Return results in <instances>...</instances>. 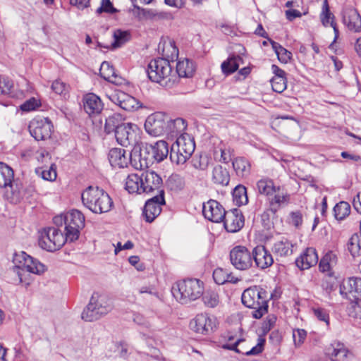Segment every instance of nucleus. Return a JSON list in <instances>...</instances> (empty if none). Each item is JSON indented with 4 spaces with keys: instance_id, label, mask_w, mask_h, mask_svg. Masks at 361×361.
I'll list each match as a JSON object with an SVG mask.
<instances>
[{
    "instance_id": "obj_37",
    "label": "nucleus",
    "mask_w": 361,
    "mask_h": 361,
    "mask_svg": "<svg viewBox=\"0 0 361 361\" xmlns=\"http://www.w3.org/2000/svg\"><path fill=\"white\" fill-rule=\"evenodd\" d=\"M257 187L260 194L264 195L268 197L279 190V187L276 188L274 184V181L268 178H264L258 180Z\"/></svg>"
},
{
    "instance_id": "obj_36",
    "label": "nucleus",
    "mask_w": 361,
    "mask_h": 361,
    "mask_svg": "<svg viewBox=\"0 0 361 361\" xmlns=\"http://www.w3.org/2000/svg\"><path fill=\"white\" fill-rule=\"evenodd\" d=\"M269 209L273 214L283 207L288 205L290 202V195L286 193L283 195L275 194L269 197Z\"/></svg>"
},
{
    "instance_id": "obj_9",
    "label": "nucleus",
    "mask_w": 361,
    "mask_h": 361,
    "mask_svg": "<svg viewBox=\"0 0 361 361\" xmlns=\"http://www.w3.org/2000/svg\"><path fill=\"white\" fill-rule=\"evenodd\" d=\"M252 255V252L245 246L236 245L231 250L229 258L235 269L245 271L253 266Z\"/></svg>"
},
{
    "instance_id": "obj_27",
    "label": "nucleus",
    "mask_w": 361,
    "mask_h": 361,
    "mask_svg": "<svg viewBox=\"0 0 361 361\" xmlns=\"http://www.w3.org/2000/svg\"><path fill=\"white\" fill-rule=\"evenodd\" d=\"M7 187L9 188L5 194L7 200L13 204L20 202L25 193L22 183L18 179H13Z\"/></svg>"
},
{
    "instance_id": "obj_26",
    "label": "nucleus",
    "mask_w": 361,
    "mask_h": 361,
    "mask_svg": "<svg viewBox=\"0 0 361 361\" xmlns=\"http://www.w3.org/2000/svg\"><path fill=\"white\" fill-rule=\"evenodd\" d=\"M318 262V256L316 250L313 247H308L295 260V264L302 270L308 269L315 265Z\"/></svg>"
},
{
    "instance_id": "obj_60",
    "label": "nucleus",
    "mask_w": 361,
    "mask_h": 361,
    "mask_svg": "<svg viewBox=\"0 0 361 361\" xmlns=\"http://www.w3.org/2000/svg\"><path fill=\"white\" fill-rule=\"evenodd\" d=\"M192 162L195 169L204 171L209 166V158L207 156H200L199 159H194Z\"/></svg>"
},
{
    "instance_id": "obj_19",
    "label": "nucleus",
    "mask_w": 361,
    "mask_h": 361,
    "mask_svg": "<svg viewBox=\"0 0 361 361\" xmlns=\"http://www.w3.org/2000/svg\"><path fill=\"white\" fill-rule=\"evenodd\" d=\"M223 221L228 232L235 233L243 227L245 219L242 212L235 208L226 212Z\"/></svg>"
},
{
    "instance_id": "obj_43",
    "label": "nucleus",
    "mask_w": 361,
    "mask_h": 361,
    "mask_svg": "<svg viewBox=\"0 0 361 361\" xmlns=\"http://www.w3.org/2000/svg\"><path fill=\"white\" fill-rule=\"evenodd\" d=\"M269 42L271 44L272 49L277 55L278 59L284 63H287L292 57V53L283 47L279 43L269 39Z\"/></svg>"
},
{
    "instance_id": "obj_31",
    "label": "nucleus",
    "mask_w": 361,
    "mask_h": 361,
    "mask_svg": "<svg viewBox=\"0 0 361 361\" xmlns=\"http://www.w3.org/2000/svg\"><path fill=\"white\" fill-rule=\"evenodd\" d=\"M195 71V66L192 61L188 59L180 60L176 63V70L173 71V74H176L180 78H191Z\"/></svg>"
},
{
    "instance_id": "obj_21",
    "label": "nucleus",
    "mask_w": 361,
    "mask_h": 361,
    "mask_svg": "<svg viewBox=\"0 0 361 361\" xmlns=\"http://www.w3.org/2000/svg\"><path fill=\"white\" fill-rule=\"evenodd\" d=\"M343 22L348 30L353 32L361 31V16L353 7H346L343 11Z\"/></svg>"
},
{
    "instance_id": "obj_28",
    "label": "nucleus",
    "mask_w": 361,
    "mask_h": 361,
    "mask_svg": "<svg viewBox=\"0 0 361 361\" xmlns=\"http://www.w3.org/2000/svg\"><path fill=\"white\" fill-rule=\"evenodd\" d=\"M337 262V255L334 252L329 251L319 262V270L326 273V276L333 277L334 275V268L336 266Z\"/></svg>"
},
{
    "instance_id": "obj_52",
    "label": "nucleus",
    "mask_w": 361,
    "mask_h": 361,
    "mask_svg": "<svg viewBox=\"0 0 361 361\" xmlns=\"http://www.w3.org/2000/svg\"><path fill=\"white\" fill-rule=\"evenodd\" d=\"M37 173L41 174L42 178L44 180L53 181L56 180L57 174H56V167L55 164H51L49 168L47 169H39L36 170Z\"/></svg>"
},
{
    "instance_id": "obj_20",
    "label": "nucleus",
    "mask_w": 361,
    "mask_h": 361,
    "mask_svg": "<svg viewBox=\"0 0 361 361\" xmlns=\"http://www.w3.org/2000/svg\"><path fill=\"white\" fill-rule=\"evenodd\" d=\"M252 262L255 267L260 269H265L274 263L271 254L263 245H258L252 250Z\"/></svg>"
},
{
    "instance_id": "obj_17",
    "label": "nucleus",
    "mask_w": 361,
    "mask_h": 361,
    "mask_svg": "<svg viewBox=\"0 0 361 361\" xmlns=\"http://www.w3.org/2000/svg\"><path fill=\"white\" fill-rule=\"evenodd\" d=\"M110 99L127 111H135L142 107V104L136 98L123 91H116L110 96Z\"/></svg>"
},
{
    "instance_id": "obj_42",
    "label": "nucleus",
    "mask_w": 361,
    "mask_h": 361,
    "mask_svg": "<svg viewBox=\"0 0 361 361\" xmlns=\"http://www.w3.org/2000/svg\"><path fill=\"white\" fill-rule=\"evenodd\" d=\"M13 179V169L7 164L0 162V188H6Z\"/></svg>"
},
{
    "instance_id": "obj_59",
    "label": "nucleus",
    "mask_w": 361,
    "mask_h": 361,
    "mask_svg": "<svg viewBox=\"0 0 361 361\" xmlns=\"http://www.w3.org/2000/svg\"><path fill=\"white\" fill-rule=\"evenodd\" d=\"M306 336L307 332L304 329H298L293 331V338L295 345H300L303 343Z\"/></svg>"
},
{
    "instance_id": "obj_5",
    "label": "nucleus",
    "mask_w": 361,
    "mask_h": 361,
    "mask_svg": "<svg viewBox=\"0 0 361 361\" xmlns=\"http://www.w3.org/2000/svg\"><path fill=\"white\" fill-rule=\"evenodd\" d=\"M14 261L18 262V265L13 266L11 273L18 277L19 282H23L25 273L40 274L45 271V266L37 259L28 255L25 252L16 255Z\"/></svg>"
},
{
    "instance_id": "obj_13",
    "label": "nucleus",
    "mask_w": 361,
    "mask_h": 361,
    "mask_svg": "<svg viewBox=\"0 0 361 361\" xmlns=\"http://www.w3.org/2000/svg\"><path fill=\"white\" fill-rule=\"evenodd\" d=\"M154 162V160L148 149V145L144 147L135 146L130 153V163L136 169L143 170Z\"/></svg>"
},
{
    "instance_id": "obj_18",
    "label": "nucleus",
    "mask_w": 361,
    "mask_h": 361,
    "mask_svg": "<svg viewBox=\"0 0 361 361\" xmlns=\"http://www.w3.org/2000/svg\"><path fill=\"white\" fill-rule=\"evenodd\" d=\"M202 213L204 216L210 221L220 223L223 221L226 211L216 200H210L203 204Z\"/></svg>"
},
{
    "instance_id": "obj_47",
    "label": "nucleus",
    "mask_w": 361,
    "mask_h": 361,
    "mask_svg": "<svg viewBox=\"0 0 361 361\" xmlns=\"http://www.w3.org/2000/svg\"><path fill=\"white\" fill-rule=\"evenodd\" d=\"M166 185L170 190L178 192L183 189L185 180L178 174H171L166 181Z\"/></svg>"
},
{
    "instance_id": "obj_8",
    "label": "nucleus",
    "mask_w": 361,
    "mask_h": 361,
    "mask_svg": "<svg viewBox=\"0 0 361 361\" xmlns=\"http://www.w3.org/2000/svg\"><path fill=\"white\" fill-rule=\"evenodd\" d=\"M84 226L85 216L79 210L73 209L65 214V235L71 242L79 238Z\"/></svg>"
},
{
    "instance_id": "obj_63",
    "label": "nucleus",
    "mask_w": 361,
    "mask_h": 361,
    "mask_svg": "<svg viewBox=\"0 0 361 361\" xmlns=\"http://www.w3.org/2000/svg\"><path fill=\"white\" fill-rule=\"evenodd\" d=\"M322 286L326 292L331 293L335 290L336 283L334 280L332 279V277L327 276L326 279L323 280Z\"/></svg>"
},
{
    "instance_id": "obj_62",
    "label": "nucleus",
    "mask_w": 361,
    "mask_h": 361,
    "mask_svg": "<svg viewBox=\"0 0 361 361\" xmlns=\"http://www.w3.org/2000/svg\"><path fill=\"white\" fill-rule=\"evenodd\" d=\"M221 158L220 161L227 164L231 160V156L233 154V150L230 148H221Z\"/></svg>"
},
{
    "instance_id": "obj_34",
    "label": "nucleus",
    "mask_w": 361,
    "mask_h": 361,
    "mask_svg": "<svg viewBox=\"0 0 361 361\" xmlns=\"http://www.w3.org/2000/svg\"><path fill=\"white\" fill-rule=\"evenodd\" d=\"M212 180L218 185H228L230 181L228 171L221 165L215 166L212 169Z\"/></svg>"
},
{
    "instance_id": "obj_64",
    "label": "nucleus",
    "mask_w": 361,
    "mask_h": 361,
    "mask_svg": "<svg viewBox=\"0 0 361 361\" xmlns=\"http://www.w3.org/2000/svg\"><path fill=\"white\" fill-rule=\"evenodd\" d=\"M290 216V221L295 227H298L302 224V216L300 212H292Z\"/></svg>"
},
{
    "instance_id": "obj_11",
    "label": "nucleus",
    "mask_w": 361,
    "mask_h": 361,
    "mask_svg": "<svg viewBox=\"0 0 361 361\" xmlns=\"http://www.w3.org/2000/svg\"><path fill=\"white\" fill-rule=\"evenodd\" d=\"M145 129L154 137L164 134L167 130V115L162 112H155L148 116L145 123Z\"/></svg>"
},
{
    "instance_id": "obj_12",
    "label": "nucleus",
    "mask_w": 361,
    "mask_h": 361,
    "mask_svg": "<svg viewBox=\"0 0 361 361\" xmlns=\"http://www.w3.org/2000/svg\"><path fill=\"white\" fill-rule=\"evenodd\" d=\"M139 128L132 123H124L118 127L115 133V137L118 144L123 147L134 145L137 142Z\"/></svg>"
},
{
    "instance_id": "obj_41",
    "label": "nucleus",
    "mask_w": 361,
    "mask_h": 361,
    "mask_svg": "<svg viewBox=\"0 0 361 361\" xmlns=\"http://www.w3.org/2000/svg\"><path fill=\"white\" fill-rule=\"evenodd\" d=\"M123 123L122 116L119 114H114L106 118L104 130L107 134L113 132L115 134L118 127Z\"/></svg>"
},
{
    "instance_id": "obj_46",
    "label": "nucleus",
    "mask_w": 361,
    "mask_h": 361,
    "mask_svg": "<svg viewBox=\"0 0 361 361\" xmlns=\"http://www.w3.org/2000/svg\"><path fill=\"white\" fill-rule=\"evenodd\" d=\"M233 200L238 206L246 204L248 202L247 189L243 185H237L233 191Z\"/></svg>"
},
{
    "instance_id": "obj_58",
    "label": "nucleus",
    "mask_w": 361,
    "mask_h": 361,
    "mask_svg": "<svg viewBox=\"0 0 361 361\" xmlns=\"http://www.w3.org/2000/svg\"><path fill=\"white\" fill-rule=\"evenodd\" d=\"M257 341V344L255 346L252 347L249 351L244 352L243 350L242 354H245L246 355H256L262 353L265 343V339L262 337H259Z\"/></svg>"
},
{
    "instance_id": "obj_32",
    "label": "nucleus",
    "mask_w": 361,
    "mask_h": 361,
    "mask_svg": "<svg viewBox=\"0 0 361 361\" xmlns=\"http://www.w3.org/2000/svg\"><path fill=\"white\" fill-rule=\"evenodd\" d=\"M149 149L154 161L161 162L166 159L169 152L168 143L164 140H159L154 145H149Z\"/></svg>"
},
{
    "instance_id": "obj_35",
    "label": "nucleus",
    "mask_w": 361,
    "mask_h": 361,
    "mask_svg": "<svg viewBox=\"0 0 361 361\" xmlns=\"http://www.w3.org/2000/svg\"><path fill=\"white\" fill-rule=\"evenodd\" d=\"M293 244L286 238L276 241L273 247L272 252L279 257H287L293 253Z\"/></svg>"
},
{
    "instance_id": "obj_56",
    "label": "nucleus",
    "mask_w": 361,
    "mask_h": 361,
    "mask_svg": "<svg viewBox=\"0 0 361 361\" xmlns=\"http://www.w3.org/2000/svg\"><path fill=\"white\" fill-rule=\"evenodd\" d=\"M312 311L319 320L325 322L326 326L329 325V314L326 309L318 307L312 308Z\"/></svg>"
},
{
    "instance_id": "obj_57",
    "label": "nucleus",
    "mask_w": 361,
    "mask_h": 361,
    "mask_svg": "<svg viewBox=\"0 0 361 361\" xmlns=\"http://www.w3.org/2000/svg\"><path fill=\"white\" fill-rule=\"evenodd\" d=\"M13 82L6 77L0 75V94H7L11 92Z\"/></svg>"
},
{
    "instance_id": "obj_7",
    "label": "nucleus",
    "mask_w": 361,
    "mask_h": 361,
    "mask_svg": "<svg viewBox=\"0 0 361 361\" xmlns=\"http://www.w3.org/2000/svg\"><path fill=\"white\" fill-rule=\"evenodd\" d=\"M67 240H69L59 228L48 227L40 232L38 243L43 250L54 252L59 250Z\"/></svg>"
},
{
    "instance_id": "obj_55",
    "label": "nucleus",
    "mask_w": 361,
    "mask_h": 361,
    "mask_svg": "<svg viewBox=\"0 0 361 361\" xmlns=\"http://www.w3.org/2000/svg\"><path fill=\"white\" fill-rule=\"evenodd\" d=\"M118 10L114 7L112 2L110 0H102L100 6L96 10L97 14L102 13H115Z\"/></svg>"
},
{
    "instance_id": "obj_16",
    "label": "nucleus",
    "mask_w": 361,
    "mask_h": 361,
    "mask_svg": "<svg viewBox=\"0 0 361 361\" xmlns=\"http://www.w3.org/2000/svg\"><path fill=\"white\" fill-rule=\"evenodd\" d=\"M166 203L164 191H161L159 195H155L149 199L144 207L143 214L146 221L151 223L161 212V206Z\"/></svg>"
},
{
    "instance_id": "obj_1",
    "label": "nucleus",
    "mask_w": 361,
    "mask_h": 361,
    "mask_svg": "<svg viewBox=\"0 0 361 361\" xmlns=\"http://www.w3.org/2000/svg\"><path fill=\"white\" fill-rule=\"evenodd\" d=\"M149 79L166 88H171L178 83V76L173 74V68L169 61L164 58L152 60L147 66Z\"/></svg>"
},
{
    "instance_id": "obj_53",
    "label": "nucleus",
    "mask_w": 361,
    "mask_h": 361,
    "mask_svg": "<svg viewBox=\"0 0 361 361\" xmlns=\"http://www.w3.org/2000/svg\"><path fill=\"white\" fill-rule=\"evenodd\" d=\"M334 15L330 12L327 0L324 1L322 11L320 15L321 21L324 26L326 27L331 25V21L334 20Z\"/></svg>"
},
{
    "instance_id": "obj_39",
    "label": "nucleus",
    "mask_w": 361,
    "mask_h": 361,
    "mask_svg": "<svg viewBox=\"0 0 361 361\" xmlns=\"http://www.w3.org/2000/svg\"><path fill=\"white\" fill-rule=\"evenodd\" d=\"M185 153L186 152L183 148L178 146V144L175 142L171 147L169 158L173 163H175L178 165L183 164L188 159H190L189 157L185 156Z\"/></svg>"
},
{
    "instance_id": "obj_4",
    "label": "nucleus",
    "mask_w": 361,
    "mask_h": 361,
    "mask_svg": "<svg viewBox=\"0 0 361 361\" xmlns=\"http://www.w3.org/2000/svg\"><path fill=\"white\" fill-rule=\"evenodd\" d=\"M204 291L203 282L197 279H188L175 283L171 288L173 297L182 304L200 298Z\"/></svg>"
},
{
    "instance_id": "obj_61",
    "label": "nucleus",
    "mask_w": 361,
    "mask_h": 361,
    "mask_svg": "<svg viewBox=\"0 0 361 361\" xmlns=\"http://www.w3.org/2000/svg\"><path fill=\"white\" fill-rule=\"evenodd\" d=\"M39 103L38 100L32 97L25 101L23 104H21L20 109L23 111H30L35 110L37 107L39 106Z\"/></svg>"
},
{
    "instance_id": "obj_3",
    "label": "nucleus",
    "mask_w": 361,
    "mask_h": 361,
    "mask_svg": "<svg viewBox=\"0 0 361 361\" xmlns=\"http://www.w3.org/2000/svg\"><path fill=\"white\" fill-rule=\"evenodd\" d=\"M268 298L269 294L264 289L254 286L244 290L241 300L245 306L253 310L252 316L260 319L268 311Z\"/></svg>"
},
{
    "instance_id": "obj_48",
    "label": "nucleus",
    "mask_w": 361,
    "mask_h": 361,
    "mask_svg": "<svg viewBox=\"0 0 361 361\" xmlns=\"http://www.w3.org/2000/svg\"><path fill=\"white\" fill-rule=\"evenodd\" d=\"M202 297L204 305L207 307L214 308L219 303V295L215 290H207L205 292L203 291Z\"/></svg>"
},
{
    "instance_id": "obj_15",
    "label": "nucleus",
    "mask_w": 361,
    "mask_h": 361,
    "mask_svg": "<svg viewBox=\"0 0 361 361\" xmlns=\"http://www.w3.org/2000/svg\"><path fill=\"white\" fill-rule=\"evenodd\" d=\"M190 329L201 334L207 335L212 333L216 327V320L214 317L201 313L196 315L190 322Z\"/></svg>"
},
{
    "instance_id": "obj_38",
    "label": "nucleus",
    "mask_w": 361,
    "mask_h": 361,
    "mask_svg": "<svg viewBox=\"0 0 361 361\" xmlns=\"http://www.w3.org/2000/svg\"><path fill=\"white\" fill-rule=\"evenodd\" d=\"M142 176L135 173L130 174L126 181V189L129 193H142Z\"/></svg>"
},
{
    "instance_id": "obj_33",
    "label": "nucleus",
    "mask_w": 361,
    "mask_h": 361,
    "mask_svg": "<svg viewBox=\"0 0 361 361\" xmlns=\"http://www.w3.org/2000/svg\"><path fill=\"white\" fill-rule=\"evenodd\" d=\"M187 128V124L184 119L181 118H177L173 120L169 119L167 116V130L165 133L171 135V136H176L180 135H185L184 131Z\"/></svg>"
},
{
    "instance_id": "obj_25",
    "label": "nucleus",
    "mask_w": 361,
    "mask_h": 361,
    "mask_svg": "<svg viewBox=\"0 0 361 361\" xmlns=\"http://www.w3.org/2000/svg\"><path fill=\"white\" fill-rule=\"evenodd\" d=\"M109 161L113 167L124 168L130 162V154L121 148H112L109 152Z\"/></svg>"
},
{
    "instance_id": "obj_45",
    "label": "nucleus",
    "mask_w": 361,
    "mask_h": 361,
    "mask_svg": "<svg viewBox=\"0 0 361 361\" xmlns=\"http://www.w3.org/2000/svg\"><path fill=\"white\" fill-rule=\"evenodd\" d=\"M347 247L353 257L361 256V233H355L350 237Z\"/></svg>"
},
{
    "instance_id": "obj_29",
    "label": "nucleus",
    "mask_w": 361,
    "mask_h": 361,
    "mask_svg": "<svg viewBox=\"0 0 361 361\" xmlns=\"http://www.w3.org/2000/svg\"><path fill=\"white\" fill-rule=\"evenodd\" d=\"M232 165L235 175L241 178H247L251 173L252 166L250 162L243 157H235L232 160Z\"/></svg>"
},
{
    "instance_id": "obj_40",
    "label": "nucleus",
    "mask_w": 361,
    "mask_h": 361,
    "mask_svg": "<svg viewBox=\"0 0 361 361\" xmlns=\"http://www.w3.org/2000/svg\"><path fill=\"white\" fill-rule=\"evenodd\" d=\"M176 142L178 146L183 148L186 152L185 156L190 157L195 151V144L193 138L188 134L180 135L177 137Z\"/></svg>"
},
{
    "instance_id": "obj_14",
    "label": "nucleus",
    "mask_w": 361,
    "mask_h": 361,
    "mask_svg": "<svg viewBox=\"0 0 361 361\" xmlns=\"http://www.w3.org/2000/svg\"><path fill=\"white\" fill-rule=\"evenodd\" d=\"M142 193L152 195H159L164 191L161 178L154 171L142 172Z\"/></svg>"
},
{
    "instance_id": "obj_2",
    "label": "nucleus",
    "mask_w": 361,
    "mask_h": 361,
    "mask_svg": "<svg viewBox=\"0 0 361 361\" xmlns=\"http://www.w3.org/2000/svg\"><path fill=\"white\" fill-rule=\"evenodd\" d=\"M83 204L95 214L109 212L114 202L107 192L98 187L89 186L81 195Z\"/></svg>"
},
{
    "instance_id": "obj_22",
    "label": "nucleus",
    "mask_w": 361,
    "mask_h": 361,
    "mask_svg": "<svg viewBox=\"0 0 361 361\" xmlns=\"http://www.w3.org/2000/svg\"><path fill=\"white\" fill-rule=\"evenodd\" d=\"M340 293L349 299L350 295L354 299H357L361 295V279L351 277L344 281L340 286Z\"/></svg>"
},
{
    "instance_id": "obj_54",
    "label": "nucleus",
    "mask_w": 361,
    "mask_h": 361,
    "mask_svg": "<svg viewBox=\"0 0 361 361\" xmlns=\"http://www.w3.org/2000/svg\"><path fill=\"white\" fill-rule=\"evenodd\" d=\"M271 83L272 90L278 93L283 92L287 87L286 77H273Z\"/></svg>"
},
{
    "instance_id": "obj_10",
    "label": "nucleus",
    "mask_w": 361,
    "mask_h": 361,
    "mask_svg": "<svg viewBox=\"0 0 361 361\" xmlns=\"http://www.w3.org/2000/svg\"><path fill=\"white\" fill-rule=\"evenodd\" d=\"M53 124L49 118L35 117L29 123L30 135L37 141L51 137Z\"/></svg>"
},
{
    "instance_id": "obj_6",
    "label": "nucleus",
    "mask_w": 361,
    "mask_h": 361,
    "mask_svg": "<svg viewBox=\"0 0 361 361\" xmlns=\"http://www.w3.org/2000/svg\"><path fill=\"white\" fill-rule=\"evenodd\" d=\"M111 310L112 305L106 297L94 293L82 313V319L86 322H93L106 314Z\"/></svg>"
},
{
    "instance_id": "obj_30",
    "label": "nucleus",
    "mask_w": 361,
    "mask_h": 361,
    "mask_svg": "<svg viewBox=\"0 0 361 361\" xmlns=\"http://www.w3.org/2000/svg\"><path fill=\"white\" fill-rule=\"evenodd\" d=\"M99 73L101 77L105 80L117 85H121L124 80L123 78L116 73L114 68L108 61L102 62L100 66Z\"/></svg>"
},
{
    "instance_id": "obj_49",
    "label": "nucleus",
    "mask_w": 361,
    "mask_h": 361,
    "mask_svg": "<svg viewBox=\"0 0 361 361\" xmlns=\"http://www.w3.org/2000/svg\"><path fill=\"white\" fill-rule=\"evenodd\" d=\"M350 213V206L347 202L341 201L334 207V216L338 221L343 220Z\"/></svg>"
},
{
    "instance_id": "obj_44",
    "label": "nucleus",
    "mask_w": 361,
    "mask_h": 361,
    "mask_svg": "<svg viewBox=\"0 0 361 361\" xmlns=\"http://www.w3.org/2000/svg\"><path fill=\"white\" fill-rule=\"evenodd\" d=\"M242 58L239 56L233 55L221 63L222 72L226 75H229L238 69L239 61Z\"/></svg>"
},
{
    "instance_id": "obj_50",
    "label": "nucleus",
    "mask_w": 361,
    "mask_h": 361,
    "mask_svg": "<svg viewBox=\"0 0 361 361\" xmlns=\"http://www.w3.org/2000/svg\"><path fill=\"white\" fill-rule=\"evenodd\" d=\"M114 41L111 44V48L114 49L123 46L130 39V33L128 31L116 30L114 32Z\"/></svg>"
},
{
    "instance_id": "obj_23",
    "label": "nucleus",
    "mask_w": 361,
    "mask_h": 361,
    "mask_svg": "<svg viewBox=\"0 0 361 361\" xmlns=\"http://www.w3.org/2000/svg\"><path fill=\"white\" fill-rule=\"evenodd\" d=\"M349 354L348 348L339 341L333 342L326 348V355L331 361H347Z\"/></svg>"
},
{
    "instance_id": "obj_51",
    "label": "nucleus",
    "mask_w": 361,
    "mask_h": 361,
    "mask_svg": "<svg viewBox=\"0 0 361 361\" xmlns=\"http://www.w3.org/2000/svg\"><path fill=\"white\" fill-rule=\"evenodd\" d=\"M213 279L219 285L224 284L226 282H236V280H233V277L231 274L221 268H217L214 271Z\"/></svg>"
},
{
    "instance_id": "obj_24",
    "label": "nucleus",
    "mask_w": 361,
    "mask_h": 361,
    "mask_svg": "<svg viewBox=\"0 0 361 361\" xmlns=\"http://www.w3.org/2000/svg\"><path fill=\"white\" fill-rule=\"evenodd\" d=\"M103 103L100 98L94 93L87 94L83 97V107L90 116L97 115L103 109Z\"/></svg>"
}]
</instances>
